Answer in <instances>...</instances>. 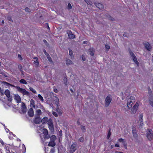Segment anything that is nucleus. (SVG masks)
<instances>
[{
	"label": "nucleus",
	"mask_w": 153,
	"mask_h": 153,
	"mask_svg": "<svg viewBox=\"0 0 153 153\" xmlns=\"http://www.w3.org/2000/svg\"><path fill=\"white\" fill-rule=\"evenodd\" d=\"M17 89L20 93H22L23 95H26V96L30 97V93L27 91L25 89L21 88L19 86L16 87Z\"/></svg>",
	"instance_id": "obj_1"
},
{
	"label": "nucleus",
	"mask_w": 153,
	"mask_h": 153,
	"mask_svg": "<svg viewBox=\"0 0 153 153\" xmlns=\"http://www.w3.org/2000/svg\"><path fill=\"white\" fill-rule=\"evenodd\" d=\"M147 137L148 139L150 141L153 139V131L152 130H148L147 133Z\"/></svg>",
	"instance_id": "obj_2"
},
{
	"label": "nucleus",
	"mask_w": 153,
	"mask_h": 153,
	"mask_svg": "<svg viewBox=\"0 0 153 153\" xmlns=\"http://www.w3.org/2000/svg\"><path fill=\"white\" fill-rule=\"evenodd\" d=\"M112 100V98L110 95H108L105 99V105L106 107H108Z\"/></svg>",
	"instance_id": "obj_3"
},
{
	"label": "nucleus",
	"mask_w": 153,
	"mask_h": 153,
	"mask_svg": "<svg viewBox=\"0 0 153 153\" xmlns=\"http://www.w3.org/2000/svg\"><path fill=\"white\" fill-rule=\"evenodd\" d=\"M138 106L137 103H136L131 109V114H134L136 112Z\"/></svg>",
	"instance_id": "obj_4"
},
{
	"label": "nucleus",
	"mask_w": 153,
	"mask_h": 153,
	"mask_svg": "<svg viewBox=\"0 0 153 153\" xmlns=\"http://www.w3.org/2000/svg\"><path fill=\"white\" fill-rule=\"evenodd\" d=\"M22 104L21 106V110L23 113L25 114L26 113L27 111V107L25 103L23 102H22Z\"/></svg>",
	"instance_id": "obj_5"
},
{
	"label": "nucleus",
	"mask_w": 153,
	"mask_h": 153,
	"mask_svg": "<svg viewBox=\"0 0 153 153\" xmlns=\"http://www.w3.org/2000/svg\"><path fill=\"white\" fill-rule=\"evenodd\" d=\"M76 150V144L75 143H73L71 146V150L70 153H73Z\"/></svg>",
	"instance_id": "obj_6"
},
{
	"label": "nucleus",
	"mask_w": 153,
	"mask_h": 153,
	"mask_svg": "<svg viewBox=\"0 0 153 153\" xmlns=\"http://www.w3.org/2000/svg\"><path fill=\"white\" fill-rule=\"evenodd\" d=\"M67 33L68 35V37L70 39H73L75 37V35L74 34L71 30H68L67 31Z\"/></svg>",
	"instance_id": "obj_7"
},
{
	"label": "nucleus",
	"mask_w": 153,
	"mask_h": 153,
	"mask_svg": "<svg viewBox=\"0 0 153 153\" xmlns=\"http://www.w3.org/2000/svg\"><path fill=\"white\" fill-rule=\"evenodd\" d=\"M41 119L40 117V116H37L36 117L34 120H33V122L36 124H39L41 122Z\"/></svg>",
	"instance_id": "obj_8"
},
{
	"label": "nucleus",
	"mask_w": 153,
	"mask_h": 153,
	"mask_svg": "<svg viewBox=\"0 0 153 153\" xmlns=\"http://www.w3.org/2000/svg\"><path fill=\"white\" fill-rule=\"evenodd\" d=\"M94 4L96 7L98 8L99 9L102 10L104 8L103 5L100 3L95 2L94 3Z\"/></svg>",
	"instance_id": "obj_9"
},
{
	"label": "nucleus",
	"mask_w": 153,
	"mask_h": 153,
	"mask_svg": "<svg viewBox=\"0 0 153 153\" xmlns=\"http://www.w3.org/2000/svg\"><path fill=\"white\" fill-rule=\"evenodd\" d=\"M132 132L134 137L135 138H137L138 135L137 133L135 128L133 126H132Z\"/></svg>",
	"instance_id": "obj_10"
},
{
	"label": "nucleus",
	"mask_w": 153,
	"mask_h": 153,
	"mask_svg": "<svg viewBox=\"0 0 153 153\" xmlns=\"http://www.w3.org/2000/svg\"><path fill=\"white\" fill-rule=\"evenodd\" d=\"M14 99L16 100L17 103H19L21 102V98L18 94L15 95Z\"/></svg>",
	"instance_id": "obj_11"
},
{
	"label": "nucleus",
	"mask_w": 153,
	"mask_h": 153,
	"mask_svg": "<svg viewBox=\"0 0 153 153\" xmlns=\"http://www.w3.org/2000/svg\"><path fill=\"white\" fill-rule=\"evenodd\" d=\"M28 113V115L30 117H33L34 115L33 110L32 108L29 109Z\"/></svg>",
	"instance_id": "obj_12"
},
{
	"label": "nucleus",
	"mask_w": 153,
	"mask_h": 153,
	"mask_svg": "<svg viewBox=\"0 0 153 153\" xmlns=\"http://www.w3.org/2000/svg\"><path fill=\"white\" fill-rule=\"evenodd\" d=\"M145 48L149 51H150L152 48L149 43L148 42L145 44Z\"/></svg>",
	"instance_id": "obj_13"
},
{
	"label": "nucleus",
	"mask_w": 153,
	"mask_h": 153,
	"mask_svg": "<svg viewBox=\"0 0 153 153\" xmlns=\"http://www.w3.org/2000/svg\"><path fill=\"white\" fill-rule=\"evenodd\" d=\"M148 94L149 96V98H153V94L152 91L149 87L148 88Z\"/></svg>",
	"instance_id": "obj_14"
},
{
	"label": "nucleus",
	"mask_w": 153,
	"mask_h": 153,
	"mask_svg": "<svg viewBox=\"0 0 153 153\" xmlns=\"http://www.w3.org/2000/svg\"><path fill=\"white\" fill-rule=\"evenodd\" d=\"M48 118L47 117H44L41 120V122L42 124H43L46 123L48 121Z\"/></svg>",
	"instance_id": "obj_15"
},
{
	"label": "nucleus",
	"mask_w": 153,
	"mask_h": 153,
	"mask_svg": "<svg viewBox=\"0 0 153 153\" xmlns=\"http://www.w3.org/2000/svg\"><path fill=\"white\" fill-rule=\"evenodd\" d=\"M88 52L89 54L91 56H93L94 55V50L93 48H90L88 50Z\"/></svg>",
	"instance_id": "obj_16"
},
{
	"label": "nucleus",
	"mask_w": 153,
	"mask_h": 153,
	"mask_svg": "<svg viewBox=\"0 0 153 153\" xmlns=\"http://www.w3.org/2000/svg\"><path fill=\"white\" fill-rule=\"evenodd\" d=\"M4 94H5L7 97H9L10 96V92L8 89H7L5 91Z\"/></svg>",
	"instance_id": "obj_17"
},
{
	"label": "nucleus",
	"mask_w": 153,
	"mask_h": 153,
	"mask_svg": "<svg viewBox=\"0 0 153 153\" xmlns=\"http://www.w3.org/2000/svg\"><path fill=\"white\" fill-rule=\"evenodd\" d=\"M2 83L6 85V86H9V85H10V86H11L13 87H15L16 88V87L19 86H16L14 85H13L11 84L8 83L6 82H5V81L2 82Z\"/></svg>",
	"instance_id": "obj_18"
},
{
	"label": "nucleus",
	"mask_w": 153,
	"mask_h": 153,
	"mask_svg": "<svg viewBox=\"0 0 153 153\" xmlns=\"http://www.w3.org/2000/svg\"><path fill=\"white\" fill-rule=\"evenodd\" d=\"M56 145L55 143L54 142L50 141L48 144V146H49L54 147Z\"/></svg>",
	"instance_id": "obj_19"
},
{
	"label": "nucleus",
	"mask_w": 153,
	"mask_h": 153,
	"mask_svg": "<svg viewBox=\"0 0 153 153\" xmlns=\"http://www.w3.org/2000/svg\"><path fill=\"white\" fill-rule=\"evenodd\" d=\"M106 16L109 20L112 21H114L115 20V19L114 18H113L109 15H106Z\"/></svg>",
	"instance_id": "obj_20"
},
{
	"label": "nucleus",
	"mask_w": 153,
	"mask_h": 153,
	"mask_svg": "<svg viewBox=\"0 0 153 153\" xmlns=\"http://www.w3.org/2000/svg\"><path fill=\"white\" fill-rule=\"evenodd\" d=\"M56 139V137L55 135H52L50 137V140L51 141L55 142Z\"/></svg>",
	"instance_id": "obj_21"
},
{
	"label": "nucleus",
	"mask_w": 153,
	"mask_h": 153,
	"mask_svg": "<svg viewBox=\"0 0 153 153\" xmlns=\"http://www.w3.org/2000/svg\"><path fill=\"white\" fill-rule=\"evenodd\" d=\"M66 64L67 65H70L73 64V63L70 59H68L66 60Z\"/></svg>",
	"instance_id": "obj_22"
},
{
	"label": "nucleus",
	"mask_w": 153,
	"mask_h": 153,
	"mask_svg": "<svg viewBox=\"0 0 153 153\" xmlns=\"http://www.w3.org/2000/svg\"><path fill=\"white\" fill-rule=\"evenodd\" d=\"M133 60L134 62L137 65H138L139 64L138 62L137 61V57L136 56H134V57H132Z\"/></svg>",
	"instance_id": "obj_23"
},
{
	"label": "nucleus",
	"mask_w": 153,
	"mask_h": 153,
	"mask_svg": "<svg viewBox=\"0 0 153 153\" xmlns=\"http://www.w3.org/2000/svg\"><path fill=\"white\" fill-rule=\"evenodd\" d=\"M48 127L50 131H51V132H54V128L53 125L49 126Z\"/></svg>",
	"instance_id": "obj_24"
},
{
	"label": "nucleus",
	"mask_w": 153,
	"mask_h": 153,
	"mask_svg": "<svg viewBox=\"0 0 153 153\" xmlns=\"http://www.w3.org/2000/svg\"><path fill=\"white\" fill-rule=\"evenodd\" d=\"M30 104L31 107L32 106L33 108H35V106L34 105V101L33 100H31L30 101Z\"/></svg>",
	"instance_id": "obj_25"
},
{
	"label": "nucleus",
	"mask_w": 153,
	"mask_h": 153,
	"mask_svg": "<svg viewBox=\"0 0 153 153\" xmlns=\"http://www.w3.org/2000/svg\"><path fill=\"white\" fill-rule=\"evenodd\" d=\"M19 82L23 84L26 85L27 84V82L24 79H22L19 81Z\"/></svg>",
	"instance_id": "obj_26"
},
{
	"label": "nucleus",
	"mask_w": 153,
	"mask_h": 153,
	"mask_svg": "<svg viewBox=\"0 0 153 153\" xmlns=\"http://www.w3.org/2000/svg\"><path fill=\"white\" fill-rule=\"evenodd\" d=\"M48 126H50V125H53V121L51 118H50L48 120Z\"/></svg>",
	"instance_id": "obj_27"
},
{
	"label": "nucleus",
	"mask_w": 153,
	"mask_h": 153,
	"mask_svg": "<svg viewBox=\"0 0 153 153\" xmlns=\"http://www.w3.org/2000/svg\"><path fill=\"white\" fill-rule=\"evenodd\" d=\"M64 83L65 85H68V79L66 77H65L63 79Z\"/></svg>",
	"instance_id": "obj_28"
},
{
	"label": "nucleus",
	"mask_w": 153,
	"mask_h": 153,
	"mask_svg": "<svg viewBox=\"0 0 153 153\" xmlns=\"http://www.w3.org/2000/svg\"><path fill=\"white\" fill-rule=\"evenodd\" d=\"M133 104V103L132 102L130 101H128V107L129 108H130L132 107V105Z\"/></svg>",
	"instance_id": "obj_29"
},
{
	"label": "nucleus",
	"mask_w": 153,
	"mask_h": 153,
	"mask_svg": "<svg viewBox=\"0 0 153 153\" xmlns=\"http://www.w3.org/2000/svg\"><path fill=\"white\" fill-rule=\"evenodd\" d=\"M43 132L45 135H47L48 134V131L46 128H43Z\"/></svg>",
	"instance_id": "obj_30"
},
{
	"label": "nucleus",
	"mask_w": 153,
	"mask_h": 153,
	"mask_svg": "<svg viewBox=\"0 0 153 153\" xmlns=\"http://www.w3.org/2000/svg\"><path fill=\"white\" fill-rule=\"evenodd\" d=\"M149 101L150 104L152 106H153V98H149Z\"/></svg>",
	"instance_id": "obj_31"
},
{
	"label": "nucleus",
	"mask_w": 153,
	"mask_h": 153,
	"mask_svg": "<svg viewBox=\"0 0 153 153\" xmlns=\"http://www.w3.org/2000/svg\"><path fill=\"white\" fill-rule=\"evenodd\" d=\"M56 99L55 100V104L57 105V106H58V105L59 103V99L56 97H55Z\"/></svg>",
	"instance_id": "obj_32"
},
{
	"label": "nucleus",
	"mask_w": 153,
	"mask_h": 153,
	"mask_svg": "<svg viewBox=\"0 0 153 153\" xmlns=\"http://www.w3.org/2000/svg\"><path fill=\"white\" fill-rule=\"evenodd\" d=\"M85 1L88 4L92 5V3L90 0H85Z\"/></svg>",
	"instance_id": "obj_33"
},
{
	"label": "nucleus",
	"mask_w": 153,
	"mask_h": 153,
	"mask_svg": "<svg viewBox=\"0 0 153 153\" xmlns=\"http://www.w3.org/2000/svg\"><path fill=\"white\" fill-rule=\"evenodd\" d=\"M56 111L58 112L60 115H61L62 114V111L59 108H56Z\"/></svg>",
	"instance_id": "obj_34"
},
{
	"label": "nucleus",
	"mask_w": 153,
	"mask_h": 153,
	"mask_svg": "<svg viewBox=\"0 0 153 153\" xmlns=\"http://www.w3.org/2000/svg\"><path fill=\"white\" fill-rule=\"evenodd\" d=\"M36 113L37 114V116H40V115L42 114L41 110L40 109L37 110L36 111Z\"/></svg>",
	"instance_id": "obj_35"
},
{
	"label": "nucleus",
	"mask_w": 153,
	"mask_h": 153,
	"mask_svg": "<svg viewBox=\"0 0 153 153\" xmlns=\"http://www.w3.org/2000/svg\"><path fill=\"white\" fill-rule=\"evenodd\" d=\"M69 54L70 56L72 57L74 56V55L73 53V51L71 49H69Z\"/></svg>",
	"instance_id": "obj_36"
},
{
	"label": "nucleus",
	"mask_w": 153,
	"mask_h": 153,
	"mask_svg": "<svg viewBox=\"0 0 153 153\" xmlns=\"http://www.w3.org/2000/svg\"><path fill=\"white\" fill-rule=\"evenodd\" d=\"M81 129L83 132H85L86 131V128L85 126L81 125Z\"/></svg>",
	"instance_id": "obj_37"
},
{
	"label": "nucleus",
	"mask_w": 153,
	"mask_h": 153,
	"mask_svg": "<svg viewBox=\"0 0 153 153\" xmlns=\"http://www.w3.org/2000/svg\"><path fill=\"white\" fill-rule=\"evenodd\" d=\"M29 89L34 94H36V91L33 88L30 87Z\"/></svg>",
	"instance_id": "obj_38"
},
{
	"label": "nucleus",
	"mask_w": 153,
	"mask_h": 153,
	"mask_svg": "<svg viewBox=\"0 0 153 153\" xmlns=\"http://www.w3.org/2000/svg\"><path fill=\"white\" fill-rule=\"evenodd\" d=\"M7 19L9 21L12 22H13V21L12 19L11 16H8L7 17Z\"/></svg>",
	"instance_id": "obj_39"
},
{
	"label": "nucleus",
	"mask_w": 153,
	"mask_h": 153,
	"mask_svg": "<svg viewBox=\"0 0 153 153\" xmlns=\"http://www.w3.org/2000/svg\"><path fill=\"white\" fill-rule=\"evenodd\" d=\"M18 68L20 71L22 73L23 72V71L22 70V65H18Z\"/></svg>",
	"instance_id": "obj_40"
},
{
	"label": "nucleus",
	"mask_w": 153,
	"mask_h": 153,
	"mask_svg": "<svg viewBox=\"0 0 153 153\" xmlns=\"http://www.w3.org/2000/svg\"><path fill=\"white\" fill-rule=\"evenodd\" d=\"M143 114L141 113L139 115V120H143Z\"/></svg>",
	"instance_id": "obj_41"
},
{
	"label": "nucleus",
	"mask_w": 153,
	"mask_h": 153,
	"mask_svg": "<svg viewBox=\"0 0 153 153\" xmlns=\"http://www.w3.org/2000/svg\"><path fill=\"white\" fill-rule=\"evenodd\" d=\"M51 137H50V135L49 134H48L47 135H45L44 139H48L49 138H50Z\"/></svg>",
	"instance_id": "obj_42"
},
{
	"label": "nucleus",
	"mask_w": 153,
	"mask_h": 153,
	"mask_svg": "<svg viewBox=\"0 0 153 153\" xmlns=\"http://www.w3.org/2000/svg\"><path fill=\"white\" fill-rule=\"evenodd\" d=\"M39 98L40 99V100L42 101H43L44 100L42 96L40 94H39L38 96Z\"/></svg>",
	"instance_id": "obj_43"
},
{
	"label": "nucleus",
	"mask_w": 153,
	"mask_h": 153,
	"mask_svg": "<svg viewBox=\"0 0 153 153\" xmlns=\"http://www.w3.org/2000/svg\"><path fill=\"white\" fill-rule=\"evenodd\" d=\"M33 63L36 64L37 66H38L39 65V62L38 60H36V61H34Z\"/></svg>",
	"instance_id": "obj_44"
},
{
	"label": "nucleus",
	"mask_w": 153,
	"mask_h": 153,
	"mask_svg": "<svg viewBox=\"0 0 153 153\" xmlns=\"http://www.w3.org/2000/svg\"><path fill=\"white\" fill-rule=\"evenodd\" d=\"M118 141L120 142H122L123 143L125 142V141L124 140L121 138L119 139L118 140Z\"/></svg>",
	"instance_id": "obj_45"
},
{
	"label": "nucleus",
	"mask_w": 153,
	"mask_h": 153,
	"mask_svg": "<svg viewBox=\"0 0 153 153\" xmlns=\"http://www.w3.org/2000/svg\"><path fill=\"white\" fill-rule=\"evenodd\" d=\"M111 135V133L110 132V129L108 131V134L107 137V139H108Z\"/></svg>",
	"instance_id": "obj_46"
},
{
	"label": "nucleus",
	"mask_w": 153,
	"mask_h": 153,
	"mask_svg": "<svg viewBox=\"0 0 153 153\" xmlns=\"http://www.w3.org/2000/svg\"><path fill=\"white\" fill-rule=\"evenodd\" d=\"M47 57L48 59V60H49V61L50 62H52V59L51 58V57L49 56V55L48 56H47Z\"/></svg>",
	"instance_id": "obj_47"
},
{
	"label": "nucleus",
	"mask_w": 153,
	"mask_h": 153,
	"mask_svg": "<svg viewBox=\"0 0 153 153\" xmlns=\"http://www.w3.org/2000/svg\"><path fill=\"white\" fill-rule=\"evenodd\" d=\"M68 9L69 10L72 9V6L70 3H69L68 5Z\"/></svg>",
	"instance_id": "obj_48"
},
{
	"label": "nucleus",
	"mask_w": 153,
	"mask_h": 153,
	"mask_svg": "<svg viewBox=\"0 0 153 153\" xmlns=\"http://www.w3.org/2000/svg\"><path fill=\"white\" fill-rule=\"evenodd\" d=\"M0 94L1 96L4 95V91L3 90L1 89V91H0Z\"/></svg>",
	"instance_id": "obj_49"
},
{
	"label": "nucleus",
	"mask_w": 153,
	"mask_h": 153,
	"mask_svg": "<svg viewBox=\"0 0 153 153\" xmlns=\"http://www.w3.org/2000/svg\"><path fill=\"white\" fill-rule=\"evenodd\" d=\"M43 51L45 54L46 56H48L49 54L44 49L43 50Z\"/></svg>",
	"instance_id": "obj_50"
},
{
	"label": "nucleus",
	"mask_w": 153,
	"mask_h": 153,
	"mask_svg": "<svg viewBox=\"0 0 153 153\" xmlns=\"http://www.w3.org/2000/svg\"><path fill=\"white\" fill-rule=\"evenodd\" d=\"M129 53L130 55L132 57L135 56V55L132 52L130 51Z\"/></svg>",
	"instance_id": "obj_51"
},
{
	"label": "nucleus",
	"mask_w": 153,
	"mask_h": 153,
	"mask_svg": "<svg viewBox=\"0 0 153 153\" xmlns=\"http://www.w3.org/2000/svg\"><path fill=\"white\" fill-rule=\"evenodd\" d=\"M25 11L28 12H30V10L28 8V7H26L25 9Z\"/></svg>",
	"instance_id": "obj_52"
},
{
	"label": "nucleus",
	"mask_w": 153,
	"mask_h": 153,
	"mask_svg": "<svg viewBox=\"0 0 153 153\" xmlns=\"http://www.w3.org/2000/svg\"><path fill=\"white\" fill-rule=\"evenodd\" d=\"M7 100L10 102H11L12 100V97H7Z\"/></svg>",
	"instance_id": "obj_53"
},
{
	"label": "nucleus",
	"mask_w": 153,
	"mask_h": 153,
	"mask_svg": "<svg viewBox=\"0 0 153 153\" xmlns=\"http://www.w3.org/2000/svg\"><path fill=\"white\" fill-rule=\"evenodd\" d=\"M53 114L55 117H58V114L57 113L53 111Z\"/></svg>",
	"instance_id": "obj_54"
},
{
	"label": "nucleus",
	"mask_w": 153,
	"mask_h": 153,
	"mask_svg": "<svg viewBox=\"0 0 153 153\" xmlns=\"http://www.w3.org/2000/svg\"><path fill=\"white\" fill-rule=\"evenodd\" d=\"M105 48L107 49V51H108V50L110 48V47L108 45H105Z\"/></svg>",
	"instance_id": "obj_55"
},
{
	"label": "nucleus",
	"mask_w": 153,
	"mask_h": 153,
	"mask_svg": "<svg viewBox=\"0 0 153 153\" xmlns=\"http://www.w3.org/2000/svg\"><path fill=\"white\" fill-rule=\"evenodd\" d=\"M82 60H83V61L85 60V59H86L84 55H82Z\"/></svg>",
	"instance_id": "obj_56"
},
{
	"label": "nucleus",
	"mask_w": 153,
	"mask_h": 153,
	"mask_svg": "<svg viewBox=\"0 0 153 153\" xmlns=\"http://www.w3.org/2000/svg\"><path fill=\"white\" fill-rule=\"evenodd\" d=\"M140 121V126H142L143 125V120H139Z\"/></svg>",
	"instance_id": "obj_57"
},
{
	"label": "nucleus",
	"mask_w": 153,
	"mask_h": 153,
	"mask_svg": "<svg viewBox=\"0 0 153 153\" xmlns=\"http://www.w3.org/2000/svg\"><path fill=\"white\" fill-rule=\"evenodd\" d=\"M62 130H60L59 131V135L60 137H61L62 136Z\"/></svg>",
	"instance_id": "obj_58"
},
{
	"label": "nucleus",
	"mask_w": 153,
	"mask_h": 153,
	"mask_svg": "<svg viewBox=\"0 0 153 153\" xmlns=\"http://www.w3.org/2000/svg\"><path fill=\"white\" fill-rule=\"evenodd\" d=\"M79 140L81 142H83L84 140V139L83 137H81L79 139Z\"/></svg>",
	"instance_id": "obj_59"
},
{
	"label": "nucleus",
	"mask_w": 153,
	"mask_h": 153,
	"mask_svg": "<svg viewBox=\"0 0 153 153\" xmlns=\"http://www.w3.org/2000/svg\"><path fill=\"white\" fill-rule=\"evenodd\" d=\"M18 57L20 60H22V58L20 54L18 55Z\"/></svg>",
	"instance_id": "obj_60"
},
{
	"label": "nucleus",
	"mask_w": 153,
	"mask_h": 153,
	"mask_svg": "<svg viewBox=\"0 0 153 153\" xmlns=\"http://www.w3.org/2000/svg\"><path fill=\"white\" fill-rule=\"evenodd\" d=\"M50 153H54L55 152V149H52L51 150Z\"/></svg>",
	"instance_id": "obj_61"
},
{
	"label": "nucleus",
	"mask_w": 153,
	"mask_h": 153,
	"mask_svg": "<svg viewBox=\"0 0 153 153\" xmlns=\"http://www.w3.org/2000/svg\"><path fill=\"white\" fill-rule=\"evenodd\" d=\"M123 145L125 149H127V144L125 142L123 143Z\"/></svg>",
	"instance_id": "obj_62"
},
{
	"label": "nucleus",
	"mask_w": 153,
	"mask_h": 153,
	"mask_svg": "<svg viewBox=\"0 0 153 153\" xmlns=\"http://www.w3.org/2000/svg\"><path fill=\"white\" fill-rule=\"evenodd\" d=\"M79 119H78L77 122V124L78 125H80L81 124L80 122H79Z\"/></svg>",
	"instance_id": "obj_63"
},
{
	"label": "nucleus",
	"mask_w": 153,
	"mask_h": 153,
	"mask_svg": "<svg viewBox=\"0 0 153 153\" xmlns=\"http://www.w3.org/2000/svg\"><path fill=\"white\" fill-rule=\"evenodd\" d=\"M53 91L55 92L56 93H57L58 92V91L56 88L54 89L53 90Z\"/></svg>",
	"instance_id": "obj_64"
}]
</instances>
